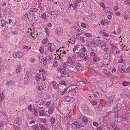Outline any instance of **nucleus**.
I'll return each instance as SVG.
<instances>
[{"label": "nucleus", "instance_id": "obj_8", "mask_svg": "<svg viewBox=\"0 0 130 130\" xmlns=\"http://www.w3.org/2000/svg\"><path fill=\"white\" fill-rule=\"evenodd\" d=\"M98 44L100 46H102L105 45L106 43L105 42L98 40L97 41Z\"/></svg>", "mask_w": 130, "mask_h": 130}, {"label": "nucleus", "instance_id": "obj_19", "mask_svg": "<svg viewBox=\"0 0 130 130\" xmlns=\"http://www.w3.org/2000/svg\"><path fill=\"white\" fill-rule=\"evenodd\" d=\"M91 50L93 51L96 52L97 50V47L96 46H91Z\"/></svg>", "mask_w": 130, "mask_h": 130}, {"label": "nucleus", "instance_id": "obj_22", "mask_svg": "<svg viewBox=\"0 0 130 130\" xmlns=\"http://www.w3.org/2000/svg\"><path fill=\"white\" fill-rule=\"evenodd\" d=\"M41 76L39 74H37L35 78L37 81H39L41 79Z\"/></svg>", "mask_w": 130, "mask_h": 130}, {"label": "nucleus", "instance_id": "obj_13", "mask_svg": "<svg viewBox=\"0 0 130 130\" xmlns=\"http://www.w3.org/2000/svg\"><path fill=\"white\" fill-rule=\"evenodd\" d=\"M120 59L118 60V62L119 63H122L125 62V60L123 59L122 55L120 56Z\"/></svg>", "mask_w": 130, "mask_h": 130}, {"label": "nucleus", "instance_id": "obj_62", "mask_svg": "<svg viewBox=\"0 0 130 130\" xmlns=\"http://www.w3.org/2000/svg\"><path fill=\"white\" fill-rule=\"evenodd\" d=\"M45 30V32H46V33L47 35H48V34L49 33V30H48V29L47 28H46Z\"/></svg>", "mask_w": 130, "mask_h": 130}, {"label": "nucleus", "instance_id": "obj_14", "mask_svg": "<svg viewBox=\"0 0 130 130\" xmlns=\"http://www.w3.org/2000/svg\"><path fill=\"white\" fill-rule=\"evenodd\" d=\"M21 120H20L19 118H17L14 121V123L16 124H17L18 125H19L20 124H21V123H20Z\"/></svg>", "mask_w": 130, "mask_h": 130}, {"label": "nucleus", "instance_id": "obj_50", "mask_svg": "<svg viewBox=\"0 0 130 130\" xmlns=\"http://www.w3.org/2000/svg\"><path fill=\"white\" fill-rule=\"evenodd\" d=\"M42 17L43 19H45L46 18V14L45 13H43L42 15Z\"/></svg>", "mask_w": 130, "mask_h": 130}, {"label": "nucleus", "instance_id": "obj_58", "mask_svg": "<svg viewBox=\"0 0 130 130\" xmlns=\"http://www.w3.org/2000/svg\"><path fill=\"white\" fill-rule=\"evenodd\" d=\"M85 56V54L83 52L82 53H81V54H80V57H84Z\"/></svg>", "mask_w": 130, "mask_h": 130}, {"label": "nucleus", "instance_id": "obj_27", "mask_svg": "<svg viewBox=\"0 0 130 130\" xmlns=\"http://www.w3.org/2000/svg\"><path fill=\"white\" fill-rule=\"evenodd\" d=\"M39 127L42 130H46V129L45 127L43 126V125L41 124L39 125Z\"/></svg>", "mask_w": 130, "mask_h": 130}, {"label": "nucleus", "instance_id": "obj_44", "mask_svg": "<svg viewBox=\"0 0 130 130\" xmlns=\"http://www.w3.org/2000/svg\"><path fill=\"white\" fill-rule=\"evenodd\" d=\"M104 22L105 23H106L107 25H109L110 23V21H108L106 19H105L104 21Z\"/></svg>", "mask_w": 130, "mask_h": 130}, {"label": "nucleus", "instance_id": "obj_6", "mask_svg": "<svg viewBox=\"0 0 130 130\" xmlns=\"http://www.w3.org/2000/svg\"><path fill=\"white\" fill-rule=\"evenodd\" d=\"M75 64L76 67L75 68V69L78 71H80L82 70L83 68L82 66V64L78 63H76Z\"/></svg>", "mask_w": 130, "mask_h": 130}, {"label": "nucleus", "instance_id": "obj_21", "mask_svg": "<svg viewBox=\"0 0 130 130\" xmlns=\"http://www.w3.org/2000/svg\"><path fill=\"white\" fill-rule=\"evenodd\" d=\"M79 94V92L78 91H75L71 93L72 96H77Z\"/></svg>", "mask_w": 130, "mask_h": 130}, {"label": "nucleus", "instance_id": "obj_2", "mask_svg": "<svg viewBox=\"0 0 130 130\" xmlns=\"http://www.w3.org/2000/svg\"><path fill=\"white\" fill-rule=\"evenodd\" d=\"M129 114V112L126 113L125 117L122 118H121V120L126 121L128 123H130V118Z\"/></svg>", "mask_w": 130, "mask_h": 130}, {"label": "nucleus", "instance_id": "obj_57", "mask_svg": "<svg viewBox=\"0 0 130 130\" xmlns=\"http://www.w3.org/2000/svg\"><path fill=\"white\" fill-rule=\"evenodd\" d=\"M58 62L56 61L54 62L53 63V66L54 67H56L57 66Z\"/></svg>", "mask_w": 130, "mask_h": 130}, {"label": "nucleus", "instance_id": "obj_3", "mask_svg": "<svg viewBox=\"0 0 130 130\" xmlns=\"http://www.w3.org/2000/svg\"><path fill=\"white\" fill-rule=\"evenodd\" d=\"M55 31L56 34L59 36L61 35L63 33V31L60 27H58L55 29Z\"/></svg>", "mask_w": 130, "mask_h": 130}, {"label": "nucleus", "instance_id": "obj_29", "mask_svg": "<svg viewBox=\"0 0 130 130\" xmlns=\"http://www.w3.org/2000/svg\"><path fill=\"white\" fill-rule=\"evenodd\" d=\"M61 117L59 115H58L57 117L56 120L57 122L59 123L61 121Z\"/></svg>", "mask_w": 130, "mask_h": 130}, {"label": "nucleus", "instance_id": "obj_38", "mask_svg": "<svg viewBox=\"0 0 130 130\" xmlns=\"http://www.w3.org/2000/svg\"><path fill=\"white\" fill-rule=\"evenodd\" d=\"M83 121H84V122H85V123H86L87 121H88V119L86 117H83Z\"/></svg>", "mask_w": 130, "mask_h": 130}, {"label": "nucleus", "instance_id": "obj_56", "mask_svg": "<svg viewBox=\"0 0 130 130\" xmlns=\"http://www.w3.org/2000/svg\"><path fill=\"white\" fill-rule=\"evenodd\" d=\"M113 129L114 130H119L120 128L117 127L116 125V126H115V127L113 128Z\"/></svg>", "mask_w": 130, "mask_h": 130}, {"label": "nucleus", "instance_id": "obj_47", "mask_svg": "<svg viewBox=\"0 0 130 130\" xmlns=\"http://www.w3.org/2000/svg\"><path fill=\"white\" fill-rule=\"evenodd\" d=\"M105 12L106 13H108L110 12V9L108 7H107L105 10Z\"/></svg>", "mask_w": 130, "mask_h": 130}, {"label": "nucleus", "instance_id": "obj_42", "mask_svg": "<svg viewBox=\"0 0 130 130\" xmlns=\"http://www.w3.org/2000/svg\"><path fill=\"white\" fill-rule=\"evenodd\" d=\"M39 58L40 62H41L42 61H43L42 60L43 59H44V57H43L42 56H39Z\"/></svg>", "mask_w": 130, "mask_h": 130}, {"label": "nucleus", "instance_id": "obj_59", "mask_svg": "<svg viewBox=\"0 0 130 130\" xmlns=\"http://www.w3.org/2000/svg\"><path fill=\"white\" fill-rule=\"evenodd\" d=\"M81 26L82 27L84 28H86V24L84 23H82L81 24Z\"/></svg>", "mask_w": 130, "mask_h": 130}, {"label": "nucleus", "instance_id": "obj_64", "mask_svg": "<svg viewBox=\"0 0 130 130\" xmlns=\"http://www.w3.org/2000/svg\"><path fill=\"white\" fill-rule=\"evenodd\" d=\"M102 127L101 126H99L97 127V130H102Z\"/></svg>", "mask_w": 130, "mask_h": 130}, {"label": "nucleus", "instance_id": "obj_41", "mask_svg": "<svg viewBox=\"0 0 130 130\" xmlns=\"http://www.w3.org/2000/svg\"><path fill=\"white\" fill-rule=\"evenodd\" d=\"M39 72L40 73L42 72L41 73L42 75H43V74H44L45 73V71L43 69H40Z\"/></svg>", "mask_w": 130, "mask_h": 130}, {"label": "nucleus", "instance_id": "obj_61", "mask_svg": "<svg viewBox=\"0 0 130 130\" xmlns=\"http://www.w3.org/2000/svg\"><path fill=\"white\" fill-rule=\"evenodd\" d=\"M40 121H42L43 123H45L46 122V120L44 118L40 119Z\"/></svg>", "mask_w": 130, "mask_h": 130}, {"label": "nucleus", "instance_id": "obj_26", "mask_svg": "<svg viewBox=\"0 0 130 130\" xmlns=\"http://www.w3.org/2000/svg\"><path fill=\"white\" fill-rule=\"evenodd\" d=\"M110 54L109 53H105L103 57L105 59H107L109 57Z\"/></svg>", "mask_w": 130, "mask_h": 130}, {"label": "nucleus", "instance_id": "obj_37", "mask_svg": "<svg viewBox=\"0 0 130 130\" xmlns=\"http://www.w3.org/2000/svg\"><path fill=\"white\" fill-rule=\"evenodd\" d=\"M43 46H41L39 49V51L40 53H44V51L43 50Z\"/></svg>", "mask_w": 130, "mask_h": 130}, {"label": "nucleus", "instance_id": "obj_30", "mask_svg": "<svg viewBox=\"0 0 130 130\" xmlns=\"http://www.w3.org/2000/svg\"><path fill=\"white\" fill-rule=\"evenodd\" d=\"M129 84V82L125 81L122 84L123 86H125L128 85Z\"/></svg>", "mask_w": 130, "mask_h": 130}, {"label": "nucleus", "instance_id": "obj_11", "mask_svg": "<svg viewBox=\"0 0 130 130\" xmlns=\"http://www.w3.org/2000/svg\"><path fill=\"white\" fill-rule=\"evenodd\" d=\"M29 10H30V12L31 11L35 12L38 11V9L36 8L32 7Z\"/></svg>", "mask_w": 130, "mask_h": 130}, {"label": "nucleus", "instance_id": "obj_52", "mask_svg": "<svg viewBox=\"0 0 130 130\" xmlns=\"http://www.w3.org/2000/svg\"><path fill=\"white\" fill-rule=\"evenodd\" d=\"M66 82L64 81H62L61 82H60L59 84H60L61 85H66V84H65Z\"/></svg>", "mask_w": 130, "mask_h": 130}, {"label": "nucleus", "instance_id": "obj_49", "mask_svg": "<svg viewBox=\"0 0 130 130\" xmlns=\"http://www.w3.org/2000/svg\"><path fill=\"white\" fill-rule=\"evenodd\" d=\"M81 40L83 42H85V40L84 39V38L82 36H81L80 37Z\"/></svg>", "mask_w": 130, "mask_h": 130}, {"label": "nucleus", "instance_id": "obj_33", "mask_svg": "<svg viewBox=\"0 0 130 130\" xmlns=\"http://www.w3.org/2000/svg\"><path fill=\"white\" fill-rule=\"evenodd\" d=\"M71 88V90H73L74 89L77 88V85H72L69 88Z\"/></svg>", "mask_w": 130, "mask_h": 130}, {"label": "nucleus", "instance_id": "obj_17", "mask_svg": "<svg viewBox=\"0 0 130 130\" xmlns=\"http://www.w3.org/2000/svg\"><path fill=\"white\" fill-rule=\"evenodd\" d=\"M21 66L20 65L18 66L16 68V72L18 73L19 72H21Z\"/></svg>", "mask_w": 130, "mask_h": 130}, {"label": "nucleus", "instance_id": "obj_53", "mask_svg": "<svg viewBox=\"0 0 130 130\" xmlns=\"http://www.w3.org/2000/svg\"><path fill=\"white\" fill-rule=\"evenodd\" d=\"M124 2L128 6L130 5V3L128 1H124Z\"/></svg>", "mask_w": 130, "mask_h": 130}, {"label": "nucleus", "instance_id": "obj_12", "mask_svg": "<svg viewBox=\"0 0 130 130\" xmlns=\"http://www.w3.org/2000/svg\"><path fill=\"white\" fill-rule=\"evenodd\" d=\"M93 95L95 99H98L99 96V94L98 92H94L93 93Z\"/></svg>", "mask_w": 130, "mask_h": 130}, {"label": "nucleus", "instance_id": "obj_36", "mask_svg": "<svg viewBox=\"0 0 130 130\" xmlns=\"http://www.w3.org/2000/svg\"><path fill=\"white\" fill-rule=\"evenodd\" d=\"M77 6V4L76 3H75L74 4V5H72V7L74 8V9H75L76 8V6Z\"/></svg>", "mask_w": 130, "mask_h": 130}, {"label": "nucleus", "instance_id": "obj_31", "mask_svg": "<svg viewBox=\"0 0 130 130\" xmlns=\"http://www.w3.org/2000/svg\"><path fill=\"white\" fill-rule=\"evenodd\" d=\"M66 72V69L64 68H61L60 69V72L61 74H64Z\"/></svg>", "mask_w": 130, "mask_h": 130}, {"label": "nucleus", "instance_id": "obj_32", "mask_svg": "<svg viewBox=\"0 0 130 130\" xmlns=\"http://www.w3.org/2000/svg\"><path fill=\"white\" fill-rule=\"evenodd\" d=\"M33 128L36 130H38L39 129V127L36 124L32 126Z\"/></svg>", "mask_w": 130, "mask_h": 130}, {"label": "nucleus", "instance_id": "obj_18", "mask_svg": "<svg viewBox=\"0 0 130 130\" xmlns=\"http://www.w3.org/2000/svg\"><path fill=\"white\" fill-rule=\"evenodd\" d=\"M6 22L4 20H2L1 21V25L2 27H6V25L5 23Z\"/></svg>", "mask_w": 130, "mask_h": 130}, {"label": "nucleus", "instance_id": "obj_28", "mask_svg": "<svg viewBox=\"0 0 130 130\" xmlns=\"http://www.w3.org/2000/svg\"><path fill=\"white\" fill-rule=\"evenodd\" d=\"M50 121L52 124H53L55 123V120L54 118H52L50 119Z\"/></svg>", "mask_w": 130, "mask_h": 130}, {"label": "nucleus", "instance_id": "obj_54", "mask_svg": "<svg viewBox=\"0 0 130 130\" xmlns=\"http://www.w3.org/2000/svg\"><path fill=\"white\" fill-rule=\"evenodd\" d=\"M110 102V101H108L107 102H105L106 105L107 106L111 105V103Z\"/></svg>", "mask_w": 130, "mask_h": 130}, {"label": "nucleus", "instance_id": "obj_25", "mask_svg": "<svg viewBox=\"0 0 130 130\" xmlns=\"http://www.w3.org/2000/svg\"><path fill=\"white\" fill-rule=\"evenodd\" d=\"M67 62L69 63H71L72 64L73 63V62L72 61V60L70 57H68V60Z\"/></svg>", "mask_w": 130, "mask_h": 130}, {"label": "nucleus", "instance_id": "obj_43", "mask_svg": "<svg viewBox=\"0 0 130 130\" xmlns=\"http://www.w3.org/2000/svg\"><path fill=\"white\" fill-rule=\"evenodd\" d=\"M47 39H43L42 41V43L44 44H46L47 43Z\"/></svg>", "mask_w": 130, "mask_h": 130}, {"label": "nucleus", "instance_id": "obj_51", "mask_svg": "<svg viewBox=\"0 0 130 130\" xmlns=\"http://www.w3.org/2000/svg\"><path fill=\"white\" fill-rule=\"evenodd\" d=\"M121 32V28H119L117 30V32L118 33V34H120Z\"/></svg>", "mask_w": 130, "mask_h": 130}, {"label": "nucleus", "instance_id": "obj_40", "mask_svg": "<svg viewBox=\"0 0 130 130\" xmlns=\"http://www.w3.org/2000/svg\"><path fill=\"white\" fill-rule=\"evenodd\" d=\"M84 35L86 37H91L92 36V35L91 34H89V33H87L85 34Z\"/></svg>", "mask_w": 130, "mask_h": 130}, {"label": "nucleus", "instance_id": "obj_39", "mask_svg": "<svg viewBox=\"0 0 130 130\" xmlns=\"http://www.w3.org/2000/svg\"><path fill=\"white\" fill-rule=\"evenodd\" d=\"M34 111L35 114L37 116V110L36 108H34Z\"/></svg>", "mask_w": 130, "mask_h": 130}, {"label": "nucleus", "instance_id": "obj_10", "mask_svg": "<svg viewBox=\"0 0 130 130\" xmlns=\"http://www.w3.org/2000/svg\"><path fill=\"white\" fill-rule=\"evenodd\" d=\"M6 84L8 86L11 85H15V84L13 83L12 80H10L8 81L6 83Z\"/></svg>", "mask_w": 130, "mask_h": 130}, {"label": "nucleus", "instance_id": "obj_23", "mask_svg": "<svg viewBox=\"0 0 130 130\" xmlns=\"http://www.w3.org/2000/svg\"><path fill=\"white\" fill-rule=\"evenodd\" d=\"M4 99V94L3 93L0 94V100L3 101Z\"/></svg>", "mask_w": 130, "mask_h": 130}, {"label": "nucleus", "instance_id": "obj_20", "mask_svg": "<svg viewBox=\"0 0 130 130\" xmlns=\"http://www.w3.org/2000/svg\"><path fill=\"white\" fill-rule=\"evenodd\" d=\"M24 100L27 102H30L31 101V99L28 96H25L24 98Z\"/></svg>", "mask_w": 130, "mask_h": 130}, {"label": "nucleus", "instance_id": "obj_48", "mask_svg": "<svg viewBox=\"0 0 130 130\" xmlns=\"http://www.w3.org/2000/svg\"><path fill=\"white\" fill-rule=\"evenodd\" d=\"M97 103V102L96 101H92L91 102V103L93 105H95Z\"/></svg>", "mask_w": 130, "mask_h": 130}, {"label": "nucleus", "instance_id": "obj_45", "mask_svg": "<svg viewBox=\"0 0 130 130\" xmlns=\"http://www.w3.org/2000/svg\"><path fill=\"white\" fill-rule=\"evenodd\" d=\"M11 22H12V20L11 19H9L8 20V21H6L5 22V23H6L7 24H10L11 23Z\"/></svg>", "mask_w": 130, "mask_h": 130}, {"label": "nucleus", "instance_id": "obj_46", "mask_svg": "<svg viewBox=\"0 0 130 130\" xmlns=\"http://www.w3.org/2000/svg\"><path fill=\"white\" fill-rule=\"evenodd\" d=\"M47 61V59L45 58V59H44L43 60V64H44V65H45V63H46Z\"/></svg>", "mask_w": 130, "mask_h": 130}, {"label": "nucleus", "instance_id": "obj_7", "mask_svg": "<svg viewBox=\"0 0 130 130\" xmlns=\"http://www.w3.org/2000/svg\"><path fill=\"white\" fill-rule=\"evenodd\" d=\"M65 99L66 101L71 102H73L74 101V98L69 96H66Z\"/></svg>", "mask_w": 130, "mask_h": 130}, {"label": "nucleus", "instance_id": "obj_16", "mask_svg": "<svg viewBox=\"0 0 130 130\" xmlns=\"http://www.w3.org/2000/svg\"><path fill=\"white\" fill-rule=\"evenodd\" d=\"M93 59V61L94 62H98L100 60L99 58L97 56L94 57Z\"/></svg>", "mask_w": 130, "mask_h": 130}, {"label": "nucleus", "instance_id": "obj_34", "mask_svg": "<svg viewBox=\"0 0 130 130\" xmlns=\"http://www.w3.org/2000/svg\"><path fill=\"white\" fill-rule=\"evenodd\" d=\"M50 15H52V16H53L54 17H55V15H56L55 12L54 11H52L49 13Z\"/></svg>", "mask_w": 130, "mask_h": 130}, {"label": "nucleus", "instance_id": "obj_5", "mask_svg": "<svg viewBox=\"0 0 130 130\" xmlns=\"http://www.w3.org/2000/svg\"><path fill=\"white\" fill-rule=\"evenodd\" d=\"M48 87L47 85H45V84L43 85L42 86H39L37 88L40 91L42 90H46L48 89Z\"/></svg>", "mask_w": 130, "mask_h": 130}, {"label": "nucleus", "instance_id": "obj_60", "mask_svg": "<svg viewBox=\"0 0 130 130\" xmlns=\"http://www.w3.org/2000/svg\"><path fill=\"white\" fill-rule=\"evenodd\" d=\"M79 26V25L78 24V23H77L74 26H73V28L74 29H76L77 27H78Z\"/></svg>", "mask_w": 130, "mask_h": 130}, {"label": "nucleus", "instance_id": "obj_24", "mask_svg": "<svg viewBox=\"0 0 130 130\" xmlns=\"http://www.w3.org/2000/svg\"><path fill=\"white\" fill-rule=\"evenodd\" d=\"M39 115L41 116H43L45 115L44 111L43 110H40L39 111Z\"/></svg>", "mask_w": 130, "mask_h": 130}, {"label": "nucleus", "instance_id": "obj_35", "mask_svg": "<svg viewBox=\"0 0 130 130\" xmlns=\"http://www.w3.org/2000/svg\"><path fill=\"white\" fill-rule=\"evenodd\" d=\"M23 48L24 49H26L27 50H29L30 49V47L26 46L25 45H24L23 46Z\"/></svg>", "mask_w": 130, "mask_h": 130}, {"label": "nucleus", "instance_id": "obj_63", "mask_svg": "<svg viewBox=\"0 0 130 130\" xmlns=\"http://www.w3.org/2000/svg\"><path fill=\"white\" fill-rule=\"evenodd\" d=\"M129 70H130V68H127L125 70L126 73H128L130 71Z\"/></svg>", "mask_w": 130, "mask_h": 130}, {"label": "nucleus", "instance_id": "obj_15", "mask_svg": "<svg viewBox=\"0 0 130 130\" xmlns=\"http://www.w3.org/2000/svg\"><path fill=\"white\" fill-rule=\"evenodd\" d=\"M52 84L53 88L54 89H56L58 87V84H57V83L55 82H53Z\"/></svg>", "mask_w": 130, "mask_h": 130}, {"label": "nucleus", "instance_id": "obj_1", "mask_svg": "<svg viewBox=\"0 0 130 130\" xmlns=\"http://www.w3.org/2000/svg\"><path fill=\"white\" fill-rule=\"evenodd\" d=\"M23 56V54L21 52H16L13 55V57L14 58H21Z\"/></svg>", "mask_w": 130, "mask_h": 130}, {"label": "nucleus", "instance_id": "obj_4", "mask_svg": "<svg viewBox=\"0 0 130 130\" xmlns=\"http://www.w3.org/2000/svg\"><path fill=\"white\" fill-rule=\"evenodd\" d=\"M30 76V75L29 72H26L24 79V83L25 84H28L29 83L28 79Z\"/></svg>", "mask_w": 130, "mask_h": 130}, {"label": "nucleus", "instance_id": "obj_55", "mask_svg": "<svg viewBox=\"0 0 130 130\" xmlns=\"http://www.w3.org/2000/svg\"><path fill=\"white\" fill-rule=\"evenodd\" d=\"M35 60L34 58H31L30 59V61L31 62H34Z\"/></svg>", "mask_w": 130, "mask_h": 130}, {"label": "nucleus", "instance_id": "obj_9", "mask_svg": "<svg viewBox=\"0 0 130 130\" xmlns=\"http://www.w3.org/2000/svg\"><path fill=\"white\" fill-rule=\"evenodd\" d=\"M103 72L105 74L106 76L110 77H111V75L110 73L108 71L105 70L103 71Z\"/></svg>", "mask_w": 130, "mask_h": 130}]
</instances>
